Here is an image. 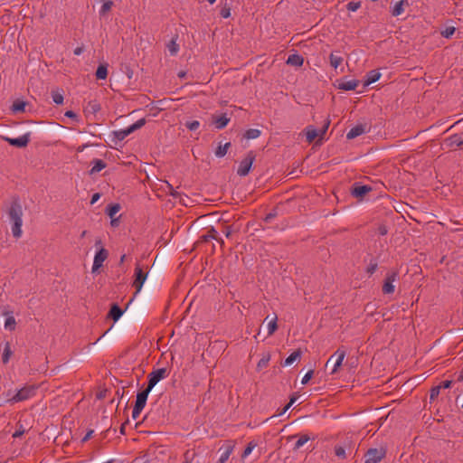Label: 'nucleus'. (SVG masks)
<instances>
[{"label": "nucleus", "instance_id": "9", "mask_svg": "<svg viewBox=\"0 0 463 463\" xmlns=\"http://www.w3.org/2000/svg\"><path fill=\"white\" fill-rule=\"evenodd\" d=\"M135 276H136V279L133 282V287L136 288L135 295H137L138 292H140V290L147 278V272L143 271V269H141L139 264H137L136 268H135Z\"/></svg>", "mask_w": 463, "mask_h": 463}, {"label": "nucleus", "instance_id": "19", "mask_svg": "<svg viewBox=\"0 0 463 463\" xmlns=\"http://www.w3.org/2000/svg\"><path fill=\"white\" fill-rule=\"evenodd\" d=\"M408 6L409 3L408 0H400L397 2L393 7L392 8V16H399L404 12V6Z\"/></svg>", "mask_w": 463, "mask_h": 463}, {"label": "nucleus", "instance_id": "49", "mask_svg": "<svg viewBox=\"0 0 463 463\" xmlns=\"http://www.w3.org/2000/svg\"><path fill=\"white\" fill-rule=\"evenodd\" d=\"M297 401V397L296 396H292L290 398V401L283 408V410L281 411V412L279 413V415L285 413L291 406L292 404Z\"/></svg>", "mask_w": 463, "mask_h": 463}, {"label": "nucleus", "instance_id": "42", "mask_svg": "<svg viewBox=\"0 0 463 463\" xmlns=\"http://www.w3.org/2000/svg\"><path fill=\"white\" fill-rule=\"evenodd\" d=\"M361 7V2L351 1L346 5V9L350 12H355Z\"/></svg>", "mask_w": 463, "mask_h": 463}, {"label": "nucleus", "instance_id": "22", "mask_svg": "<svg viewBox=\"0 0 463 463\" xmlns=\"http://www.w3.org/2000/svg\"><path fill=\"white\" fill-rule=\"evenodd\" d=\"M381 77V73L377 70H372L366 74L364 85L368 86L377 81Z\"/></svg>", "mask_w": 463, "mask_h": 463}, {"label": "nucleus", "instance_id": "51", "mask_svg": "<svg viewBox=\"0 0 463 463\" xmlns=\"http://www.w3.org/2000/svg\"><path fill=\"white\" fill-rule=\"evenodd\" d=\"M65 117L70 118H71V119H73V120H75L77 122L79 121L78 115L75 112H73L72 110L66 111L65 112Z\"/></svg>", "mask_w": 463, "mask_h": 463}, {"label": "nucleus", "instance_id": "63", "mask_svg": "<svg viewBox=\"0 0 463 463\" xmlns=\"http://www.w3.org/2000/svg\"><path fill=\"white\" fill-rule=\"evenodd\" d=\"M177 75H178L179 78L184 79L185 76H186V72L182 71H179Z\"/></svg>", "mask_w": 463, "mask_h": 463}, {"label": "nucleus", "instance_id": "37", "mask_svg": "<svg viewBox=\"0 0 463 463\" xmlns=\"http://www.w3.org/2000/svg\"><path fill=\"white\" fill-rule=\"evenodd\" d=\"M217 232L214 228H211L206 234L203 235L201 238L203 241H208L210 240H216Z\"/></svg>", "mask_w": 463, "mask_h": 463}, {"label": "nucleus", "instance_id": "62", "mask_svg": "<svg viewBox=\"0 0 463 463\" xmlns=\"http://www.w3.org/2000/svg\"><path fill=\"white\" fill-rule=\"evenodd\" d=\"M82 48L81 47H77L75 50H74V54L75 55H80L81 52H82Z\"/></svg>", "mask_w": 463, "mask_h": 463}, {"label": "nucleus", "instance_id": "39", "mask_svg": "<svg viewBox=\"0 0 463 463\" xmlns=\"http://www.w3.org/2000/svg\"><path fill=\"white\" fill-rule=\"evenodd\" d=\"M277 316H275V317L270 320L268 324V335H271L274 334V332L277 330L278 328V325H277Z\"/></svg>", "mask_w": 463, "mask_h": 463}, {"label": "nucleus", "instance_id": "34", "mask_svg": "<svg viewBox=\"0 0 463 463\" xmlns=\"http://www.w3.org/2000/svg\"><path fill=\"white\" fill-rule=\"evenodd\" d=\"M26 103L22 100H16L12 105V111L14 113L24 112Z\"/></svg>", "mask_w": 463, "mask_h": 463}, {"label": "nucleus", "instance_id": "6", "mask_svg": "<svg viewBox=\"0 0 463 463\" xmlns=\"http://www.w3.org/2000/svg\"><path fill=\"white\" fill-rule=\"evenodd\" d=\"M168 375L167 370L165 368H159L156 370L152 371L150 373H148V383L146 389L152 391V389L156 386V384L160 382L161 380L166 378Z\"/></svg>", "mask_w": 463, "mask_h": 463}, {"label": "nucleus", "instance_id": "35", "mask_svg": "<svg viewBox=\"0 0 463 463\" xmlns=\"http://www.w3.org/2000/svg\"><path fill=\"white\" fill-rule=\"evenodd\" d=\"M15 319L13 316H9L6 317L5 322V328L9 331H14L15 329Z\"/></svg>", "mask_w": 463, "mask_h": 463}, {"label": "nucleus", "instance_id": "14", "mask_svg": "<svg viewBox=\"0 0 463 463\" xmlns=\"http://www.w3.org/2000/svg\"><path fill=\"white\" fill-rule=\"evenodd\" d=\"M366 125L358 124L353 127L346 134L347 139H354L364 133H366Z\"/></svg>", "mask_w": 463, "mask_h": 463}, {"label": "nucleus", "instance_id": "28", "mask_svg": "<svg viewBox=\"0 0 463 463\" xmlns=\"http://www.w3.org/2000/svg\"><path fill=\"white\" fill-rule=\"evenodd\" d=\"M131 133H132V131H131V129L129 130V126H128L126 128H123V129H120L118 131H114V136L118 140L122 141Z\"/></svg>", "mask_w": 463, "mask_h": 463}, {"label": "nucleus", "instance_id": "25", "mask_svg": "<svg viewBox=\"0 0 463 463\" xmlns=\"http://www.w3.org/2000/svg\"><path fill=\"white\" fill-rule=\"evenodd\" d=\"M52 101L57 105H61L63 103V90L60 89L52 90Z\"/></svg>", "mask_w": 463, "mask_h": 463}, {"label": "nucleus", "instance_id": "7", "mask_svg": "<svg viewBox=\"0 0 463 463\" xmlns=\"http://www.w3.org/2000/svg\"><path fill=\"white\" fill-rule=\"evenodd\" d=\"M346 355L345 350L342 348H338L327 360L326 365L330 363H334V366L331 372V374H334L337 372L338 368L341 366L345 357Z\"/></svg>", "mask_w": 463, "mask_h": 463}, {"label": "nucleus", "instance_id": "11", "mask_svg": "<svg viewBox=\"0 0 463 463\" xmlns=\"http://www.w3.org/2000/svg\"><path fill=\"white\" fill-rule=\"evenodd\" d=\"M373 188L370 185L361 184L360 183H354L352 189L351 194L355 198H363L367 193L371 192Z\"/></svg>", "mask_w": 463, "mask_h": 463}, {"label": "nucleus", "instance_id": "55", "mask_svg": "<svg viewBox=\"0 0 463 463\" xmlns=\"http://www.w3.org/2000/svg\"><path fill=\"white\" fill-rule=\"evenodd\" d=\"M276 216H277V212H276V211H273V212H271V213H268V214L265 216L264 221H265L266 222H271V220H272V219H274Z\"/></svg>", "mask_w": 463, "mask_h": 463}, {"label": "nucleus", "instance_id": "45", "mask_svg": "<svg viewBox=\"0 0 463 463\" xmlns=\"http://www.w3.org/2000/svg\"><path fill=\"white\" fill-rule=\"evenodd\" d=\"M185 127L191 130V131H194L196 130L199 127H200V122L198 120H192V121H187L185 123Z\"/></svg>", "mask_w": 463, "mask_h": 463}, {"label": "nucleus", "instance_id": "10", "mask_svg": "<svg viewBox=\"0 0 463 463\" xmlns=\"http://www.w3.org/2000/svg\"><path fill=\"white\" fill-rule=\"evenodd\" d=\"M108 256L109 251L104 247H100L94 256L92 273H95L102 267L103 262L108 259Z\"/></svg>", "mask_w": 463, "mask_h": 463}, {"label": "nucleus", "instance_id": "16", "mask_svg": "<svg viewBox=\"0 0 463 463\" xmlns=\"http://www.w3.org/2000/svg\"><path fill=\"white\" fill-rule=\"evenodd\" d=\"M229 122L230 118L226 116V114L213 117V123L217 129L224 128Z\"/></svg>", "mask_w": 463, "mask_h": 463}, {"label": "nucleus", "instance_id": "18", "mask_svg": "<svg viewBox=\"0 0 463 463\" xmlns=\"http://www.w3.org/2000/svg\"><path fill=\"white\" fill-rule=\"evenodd\" d=\"M344 59L339 51H333L329 55L330 65L334 69H337L343 62Z\"/></svg>", "mask_w": 463, "mask_h": 463}, {"label": "nucleus", "instance_id": "60", "mask_svg": "<svg viewBox=\"0 0 463 463\" xmlns=\"http://www.w3.org/2000/svg\"><path fill=\"white\" fill-rule=\"evenodd\" d=\"M118 223H119V218H114V217L111 218V222H110L111 226L118 227Z\"/></svg>", "mask_w": 463, "mask_h": 463}, {"label": "nucleus", "instance_id": "57", "mask_svg": "<svg viewBox=\"0 0 463 463\" xmlns=\"http://www.w3.org/2000/svg\"><path fill=\"white\" fill-rule=\"evenodd\" d=\"M451 383H452L451 381L447 380V381L442 382L439 386H441V389H447L451 386Z\"/></svg>", "mask_w": 463, "mask_h": 463}, {"label": "nucleus", "instance_id": "47", "mask_svg": "<svg viewBox=\"0 0 463 463\" xmlns=\"http://www.w3.org/2000/svg\"><path fill=\"white\" fill-rule=\"evenodd\" d=\"M220 15L222 18H229L231 16V7L225 5L220 11Z\"/></svg>", "mask_w": 463, "mask_h": 463}, {"label": "nucleus", "instance_id": "44", "mask_svg": "<svg viewBox=\"0 0 463 463\" xmlns=\"http://www.w3.org/2000/svg\"><path fill=\"white\" fill-rule=\"evenodd\" d=\"M335 454L340 458H345V449L342 446H335Z\"/></svg>", "mask_w": 463, "mask_h": 463}, {"label": "nucleus", "instance_id": "56", "mask_svg": "<svg viewBox=\"0 0 463 463\" xmlns=\"http://www.w3.org/2000/svg\"><path fill=\"white\" fill-rule=\"evenodd\" d=\"M378 232H379L380 235L383 236V235L387 234L388 230H387L385 225H381L378 228Z\"/></svg>", "mask_w": 463, "mask_h": 463}, {"label": "nucleus", "instance_id": "2", "mask_svg": "<svg viewBox=\"0 0 463 463\" xmlns=\"http://www.w3.org/2000/svg\"><path fill=\"white\" fill-rule=\"evenodd\" d=\"M38 387L36 385H26L21 388L12 398L8 399L7 402L10 404L26 401L33 398L36 394Z\"/></svg>", "mask_w": 463, "mask_h": 463}, {"label": "nucleus", "instance_id": "53", "mask_svg": "<svg viewBox=\"0 0 463 463\" xmlns=\"http://www.w3.org/2000/svg\"><path fill=\"white\" fill-rule=\"evenodd\" d=\"M377 267L378 266L376 262L370 263V265L367 267V273L373 274L376 271Z\"/></svg>", "mask_w": 463, "mask_h": 463}, {"label": "nucleus", "instance_id": "61", "mask_svg": "<svg viewBox=\"0 0 463 463\" xmlns=\"http://www.w3.org/2000/svg\"><path fill=\"white\" fill-rule=\"evenodd\" d=\"M131 463H147V461L143 458H137Z\"/></svg>", "mask_w": 463, "mask_h": 463}, {"label": "nucleus", "instance_id": "48", "mask_svg": "<svg viewBox=\"0 0 463 463\" xmlns=\"http://www.w3.org/2000/svg\"><path fill=\"white\" fill-rule=\"evenodd\" d=\"M440 389L441 386H435L430 390V399L431 401L435 400L439 396Z\"/></svg>", "mask_w": 463, "mask_h": 463}, {"label": "nucleus", "instance_id": "40", "mask_svg": "<svg viewBox=\"0 0 463 463\" xmlns=\"http://www.w3.org/2000/svg\"><path fill=\"white\" fill-rule=\"evenodd\" d=\"M112 5L113 2L111 0H107L106 2H104L99 10V14L104 15L111 9Z\"/></svg>", "mask_w": 463, "mask_h": 463}, {"label": "nucleus", "instance_id": "46", "mask_svg": "<svg viewBox=\"0 0 463 463\" xmlns=\"http://www.w3.org/2000/svg\"><path fill=\"white\" fill-rule=\"evenodd\" d=\"M255 447H256V444H255V443H253L252 441H251V442H250V443L247 445V447L245 448V449H244V451H243V453H242L241 457H242L243 458H246V457H248V456L251 453L252 449H253Z\"/></svg>", "mask_w": 463, "mask_h": 463}, {"label": "nucleus", "instance_id": "58", "mask_svg": "<svg viewBox=\"0 0 463 463\" xmlns=\"http://www.w3.org/2000/svg\"><path fill=\"white\" fill-rule=\"evenodd\" d=\"M99 197L100 194L99 193L94 194L91 197L90 203L94 204L99 199Z\"/></svg>", "mask_w": 463, "mask_h": 463}, {"label": "nucleus", "instance_id": "27", "mask_svg": "<svg viewBox=\"0 0 463 463\" xmlns=\"http://www.w3.org/2000/svg\"><path fill=\"white\" fill-rule=\"evenodd\" d=\"M108 76V65L99 64L96 71V77L99 80H105Z\"/></svg>", "mask_w": 463, "mask_h": 463}, {"label": "nucleus", "instance_id": "59", "mask_svg": "<svg viewBox=\"0 0 463 463\" xmlns=\"http://www.w3.org/2000/svg\"><path fill=\"white\" fill-rule=\"evenodd\" d=\"M93 432H94V431H93L92 430H89V431L86 433V435L83 437V439H82V442H85V441H87L89 439H90V437L92 436Z\"/></svg>", "mask_w": 463, "mask_h": 463}, {"label": "nucleus", "instance_id": "4", "mask_svg": "<svg viewBox=\"0 0 463 463\" xmlns=\"http://www.w3.org/2000/svg\"><path fill=\"white\" fill-rule=\"evenodd\" d=\"M256 155L253 151H249L241 162L237 169V175L240 176H246L249 175L253 162L255 161Z\"/></svg>", "mask_w": 463, "mask_h": 463}, {"label": "nucleus", "instance_id": "33", "mask_svg": "<svg viewBox=\"0 0 463 463\" xmlns=\"http://www.w3.org/2000/svg\"><path fill=\"white\" fill-rule=\"evenodd\" d=\"M119 210H120V204H118V203L109 204L106 208V213L110 218H112L119 212Z\"/></svg>", "mask_w": 463, "mask_h": 463}, {"label": "nucleus", "instance_id": "1", "mask_svg": "<svg viewBox=\"0 0 463 463\" xmlns=\"http://www.w3.org/2000/svg\"><path fill=\"white\" fill-rule=\"evenodd\" d=\"M23 209L18 201H14L8 209V217L12 222V233L16 239L22 236Z\"/></svg>", "mask_w": 463, "mask_h": 463}, {"label": "nucleus", "instance_id": "15", "mask_svg": "<svg viewBox=\"0 0 463 463\" xmlns=\"http://www.w3.org/2000/svg\"><path fill=\"white\" fill-rule=\"evenodd\" d=\"M445 145L449 148L458 147L463 146V139L459 135L455 134L445 139Z\"/></svg>", "mask_w": 463, "mask_h": 463}, {"label": "nucleus", "instance_id": "8", "mask_svg": "<svg viewBox=\"0 0 463 463\" xmlns=\"http://www.w3.org/2000/svg\"><path fill=\"white\" fill-rule=\"evenodd\" d=\"M398 279V272L392 271L387 273L383 285V294H392L395 290L394 282Z\"/></svg>", "mask_w": 463, "mask_h": 463}, {"label": "nucleus", "instance_id": "52", "mask_svg": "<svg viewBox=\"0 0 463 463\" xmlns=\"http://www.w3.org/2000/svg\"><path fill=\"white\" fill-rule=\"evenodd\" d=\"M329 125H330V120H329V119H326V120L325 121L324 126H323V127H322V128L320 129V131H318V133H319V136H320V137H322L323 135H325V134H326V130H327V128H328Z\"/></svg>", "mask_w": 463, "mask_h": 463}, {"label": "nucleus", "instance_id": "24", "mask_svg": "<svg viewBox=\"0 0 463 463\" xmlns=\"http://www.w3.org/2000/svg\"><path fill=\"white\" fill-rule=\"evenodd\" d=\"M301 356V351L296 350L294 351L289 356H288L284 363L282 364L283 366H289L291 365L295 361L299 360Z\"/></svg>", "mask_w": 463, "mask_h": 463}, {"label": "nucleus", "instance_id": "13", "mask_svg": "<svg viewBox=\"0 0 463 463\" xmlns=\"http://www.w3.org/2000/svg\"><path fill=\"white\" fill-rule=\"evenodd\" d=\"M5 140L14 146L24 147L28 145L30 138L29 134H25L15 138L6 137Z\"/></svg>", "mask_w": 463, "mask_h": 463}, {"label": "nucleus", "instance_id": "31", "mask_svg": "<svg viewBox=\"0 0 463 463\" xmlns=\"http://www.w3.org/2000/svg\"><path fill=\"white\" fill-rule=\"evenodd\" d=\"M260 134H261V131L260 129L250 128L245 131L243 137L246 139H255V138H258L260 136Z\"/></svg>", "mask_w": 463, "mask_h": 463}, {"label": "nucleus", "instance_id": "64", "mask_svg": "<svg viewBox=\"0 0 463 463\" xmlns=\"http://www.w3.org/2000/svg\"><path fill=\"white\" fill-rule=\"evenodd\" d=\"M95 246H96V247H99V248H100V247H103V246H102V241H101V240H100V239H99V240H97V241H96V242H95Z\"/></svg>", "mask_w": 463, "mask_h": 463}, {"label": "nucleus", "instance_id": "32", "mask_svg": "<svg viewBox=\"0 0 463 463\" xmlns=\"http://www.w3.org/2000/svg\"><path fill=\"white\" fill-rule=\"evenodd\" d=\"M230 146H231L230 142H227L224 145H219V146L215 150V156L217 157H223L227 154V151Z\"/></svg>", "mask_w": 463, "mask_h": 463}, {"label": "nucleus", "instance_id": "50", "mask_svg": "<svg viewBox=\"0 0 463 463\" xmlns=\"http://www.w3.org/2000/svg\"><path fill=\"white\" fill-rule=\"evenodd\" d=\"M313 376V370H309L302 378L301 383L306 384Z\"/></svg>", "mask_w": 463, "mask_h": 463}, {"label": "nucleus", "instance_id": "20", "mask_svg": "<svg viewBox=\"0 0 463 463\" xmlns=\"http://www.w3.org/2000/svg\"><path fill=\"white\" fill-rule=\"evenodd\" d=\"M303 62H304V58L301 55L297 54V53L290 54L287 60L288 65H291V66H295V67L302 66Z\"/></svg>", "mask_w": 463, "mask_h": 463}, {"label": "nucleus", "instance_id": "30", "mask_svg": "<svg viewBox=\"0 0 463 463\" xmlns=\"http://www.w3.org/2000/svg\"><path fill=\"white\" fill-rule=\"evenodd\" d=\"M167 49L172 56H175L179 52V44L176 43V38H173L167 43Z\"/></svg>", "mask_w": 463, "mask_h": 463}, {"label": "nucleus", "instance_id": "29", "mask_svg": "<svg viewBox=\"0 0 463 463\" xmlns=\"http://www.w3.org/2000/svg\"><path fill=\"white\" fill-rule=\"evenodd\" d=\"M270 354L269 353H267V354H264L261 357V359L259 361V363L257 364V370L258 371H260L262 370L263 368L267 367L268 364H269V362L270 361Z\"/></svg>", "mask_w": 463, "mask_h": 463}, {"label": "nucleus", "instance_id": "17", "mask_svg": "<svg viewBox=\"0 0 463 463\" xmlns=\"http://www.w3.org/2000/svg\"><path fill=\"white\" fill-rule=\"evenodd\" d=\"M359 84L357 80H342L338 84V89L343 90H354Z\"/></svg>", "mask_w": 463, "mask_h": 463}, {"label": "nucleus", "instance_id": "43", "mask_svg": "<svg viewBox=\"0 0 463 463\" xmlns=\"http://www.w3.org/2000/svg\"><path fill=\"white\" fill-rule=\"evenodd\" d=\"M455 33V27L453 26H448L443 31H441V35L445 38H449L453 35Z\"/></svg>", "mask_w": 463, "mask_h": 463}, {"label": "nucleus", "instance_id": "54", "mask_svg": "<svg viewBox=\"0 0 463 463\" xmlns=\"http://www.w3.org/2000/svg\"><path fill=\"white\" fill-rule=\"evenodd\" d=\"M167 186L169 188L168 193L171 196L174 198H177L179 196V194L174 189L173 185H171L169 183H167Z\"/></svg>", "mask_w": 463, "mask_h": 463}, {"label": "nucleus", "instance_id": "12", "mask_svg": "<svg viewBox=\"0 0 463 463\" xmlns=\"http://www.w3.org/2000/svg\"><path fill=\"white\" fill-rule=\"evenodd\" d=\"M233 448L234 446L231 442L222 446L219 449L221 455L216 463H225L229 459L231 454L232 453Z\"/></svg>", "mask_w": 463, "mask_h": 463}, {"label": "nucleus", "instance_id": "38", "mask_svg": "<svg viewBox=\"0 0 463 463\" xmlns=\"http://www.w3.org/2000/svg\"><path fill=\"white\" fill-rule=\"evenodd\" d=\"M309 439H310V438H309L307 435H302V436H301V437H299V439L296 441L295 446H294V449H295V450L299 449H300L302 446H304V444H306Z\"/></svg>", "mask_w": 463, "mask_h": 463}, {"label": "nucleus", "instance_id": "41", "mask_svg": "<svg viewBox=\"0 0 463 463\" xmlns=\"http://www.w3.org/2000/svg\"><path fill=\"white\" fill-rule=\"evenodd\" d=\"M146 124L145 118H140L136 121L134 124L129 126V130L131 129L132 133L139 128H141Z\"/></svg>", "mask_w": 463, "mask_h": 463}, {"label": "nucleus", "instance_id": "26", "mask_svg": "<svg viewBox=\"0 0 463 463\" xmlns=\"http://www.w3.org/2000/svg\"><path fill=\"white\" fill-rule=\"evenodd\" d=\"M106 167V163L101 159H94L92 161V167L90 169V174H96L100 172L102 169Z\"/></svg>", "mask_w": 463, "mask_h": 463}, {"label": "nucleus", "instance_id": "36", "mask_svg": "<svg viewBox=\"0 0 463 463\" xmlns=\"http://www.w3.org/2000/svg\"><path fill=\"white\" fill-rule=\"evenodd\" d=\"M11 355H12V351H11L10 344L7 342V343H5L3 356H2L3 363L7 364Z\"/></svg>", "mask_w": 463, "mask_h": 463}, {"label": "nucleus", "instance_id": "23", "mask_svg": "<svg viewBox=\"0 0 463 463\" xmlns=\"http://www.w3.org/2000/svg\"><path fill=\"white\" fill-rule=\"evenodd\" d=\"M305 131L308 143L313 142L317 137H320L318 131L313 126H307Z\"/></svg>", "mask_w": 463, "mask_h": 463}, {"label": "nucleus", "instance_id": "21", "mask_svg": "<svg viewBox=\"0 0 463 463\" xmlns=\"http://www.w3.org/2000/svg\"><path fill=\"white\" fill-rule=\"evenodd\" d=\"M122 315L123 310L119 307V306L118 304H113L108 316L116 322L121 317Z\"/></svg>", "mask_w": 463, "mask_h": 463}, {"label": "nucleus", "instance_id": "5", "mask_svg": "<svg viewBox=\"0 0 463 463\" xmlns=\"http://www.w3.org/2000/svg\"><path fill=\"white\" fill-rule=\"evenodd\" d=\"M385 455L386 449L384 448H371L364 454V463H379Z\"/></svg>", "mask_w": 463, "mask_h": 463}, {"label": "nucleus", "instance_id": "3", "mask_svg": "<svg viewBox=\"0 0 463 463\" xmlns=\"http://www.w3.org/2000/svg\"><path fill=\"white\" fill-rule=\"evenodd\" d=\"M150 392V390L146 388L143 391L137 392L136 402L132 411V418L134 420H136L140 415L141 411L145 408Z\"/></svg>", "mask_w": 463, "mask_h": 463}]
</instances>
